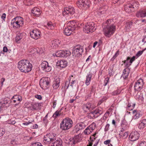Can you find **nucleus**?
<instances>
[{
	"mask_svg": "<svg viewBox=\"0 0 146 146\" xmlns=\"http://www.w3.org/2000/svg\"><path fill=\"white\" fill-rule=\"evenodd\" d=\"M121 130L120 132V134H121V132L128 129L129 127V125L125 120H123L121 123Z\"/></svg>",
	"mask_w": 146,
	"mask_h": 146,
	"instance_id": "16",
	"label": "nucleus"
},
{
	"mask_svg": "<svg viewBox=\"0 0 146 146\" xmlns=\"http://www.w3.org/2000/svg\"><path fill=\"white\" fill-rule=\"evenodd\" d=\"M60 115L59 113L56 111L53 114L52 117L54 118H56L60 116Z\"/></svg>",
	"mask_w": 146,
	"mask_h": 146,
	"instance_id": "49",
	"label": "nucleus"
},
{
	"mask_svg": "<svg viewBox=\"0 0 146 146\" xmlns=\"http://www.w3.org/2000/svg\"><path fill=\"white\" fill-rule=\"evenodd\" d=\"M11 24L13 28H18L20 27L16 17L12 20Z\"/></svg>",
	"mask_w": 146,
	"mask_h": 146,
	"instance_id": "28",
	"label": "nucleus"
},
{
	"mask_svg": "<svg viewBox=\"0 0 146 146\" xmlns=\"http://www.w3.org/2000/svg\"><path fill=\"white\" fill-rule=\"evenodd\" d=\"M131 7L129 5H126L125 6V10L126 12L129 13L132 12L134 11L133 10H132Z\"/></svg>",
	"mask_w": 146,
	"mask_h": 146,
	"instance_id": "37",
	"label": "nucleus"
},
{
	"mask_svg": "<svg viewBox=\"0 0 146 146\" xmlns=\"http://www.w3.org/2000/svg\"><path fill=\"white\" fill-rule=\"evenodd\" d=\"M91 24L90 22L87 23L85 26L83 28V31L86 33H89L91 32Z\"/></svg>",
	"mask_w": 146,
	"mask_h": 146,
	"instance_id": "18",
	"label": "nucleus"
},
{
	"mask_svg": "<svg viewBox=\"0 0 146 146\" xmlns=\"http://www.w3.org/2000/svg\"><path fill=\"white\" fill-rule=\"evenodd\" d=\"M20 27H22L24 23V21L22 18L20 17H16Z\"/></svg>",
	"mask_w": 146,
	"mask_h": 146,
	"instance_id": "33",
	"label": "nucleus"
},
{
	"mask_svg": "<svg viewBox=\"0 0 146 146\" xmlns=\"http://www.w3.org/2000/svg\"><path fill=\"white\" fill-rule=\"evenodd\" d=\"M102 111L98 109L92 111V118H95L98 117L102 113Z\"/></svg>",
	"mask_w": 146,
	"mask_h": 146,
	"instance_id": "19",
	"label": "nucleus"
},
{
	"mask_svg": "<svg viewBox=\"0 0 146 146\" xmlns=\"http://www.w3.org/2000/svg\"><path fill=\"white\" fill-rule=\"evenodd\" d=\"M12 100L14 99L13 100V102L14 103L16 102L17 101H19L20 102H21L22 100V97L20 95H15L13 96L12 98Z\"/></svg>",
	"mask_w": 146,
	"mask_h": 146,
	"instance_id": "30",
	"label": "nucleus"
},
{
	"mask_svg": "<svg viewBox=\"0 0 146 146\" xmlns=\"http://www.w3.org/2000/svg\"><path fill=\"white\" fill-rule=\"evenodd\" d=\"M71 52L69 50H60L56 52L55 55L57 57H65L69 56Z\"/></svg>",
	"mask_w": 146,
	"mask_h": 146,
	"instance_id": "11",
	"label": "nucleus"
},
{
	"mask_svg": "<svg viewBox=\"0 0 146 146\" xmlns=\"http://www.w3.org/2000/svg\"><path fill=\"white\" fill-rule=\"evenodd\" d=\"M9 52V50H8L7 47L6 46H4L3 47V51L4 52H6L7 51Z\"/></svg>",
	"mask_w": 146,
	"mask_h": 146,
	"instance_id": "62",
	"label": "nucleus"
},
{
	"mask_svg": "<svg viewBox=\"0 0 146 146\" xmlns=\"http://www.w3.org/2000/svg\"><path fill=\"white\" fill-rule=\"evenodd\" d=\"M60 43L61 41L58 40H54L52 42V46L53 48H56L59 46Z\"/></svg>",
	"mask_w": 146,
	"mask_h": 146,
	"instance_id": "29",
	"label": "nucleus"
},
{
	"mask_svg": "<svg viewBox=\"0 0 146 146\" xmlns=\"http://www.w3.org/2000/svg\"><path fill=\"white\" fill-rule=\"evenodd\" d=\"M91 104L90 103H87L84 106V109L85 111L87 112V117L89 118H91Z\"/></svg>",
	"mask_w": 146,
	"mask_h": 146,
	"instance_id": "15",
	"label": "nucleus"
},
{
	"mask_svg": "<svg viewBox=\"0 0 146 146\" xmlns=\"http://www.w3.org/2000/svg\"><path fill=\"white\" fill-rule=\"evenodd\" d=\"M60 79L59 78H57L54 81L52 86L54 89H56L60 86Z\"/></svg>",
	"mask_w": 146,
	"mask_h": 146,
	"instance_id": "22",
	"label": "nucleus"
},
{
	"mask_svg": "<svg viewBox=\"0 0 146 146\" xmlns=\"http://www.w3.org/2000/svg\"><path fill=\"white\" fill-rule=\"evenodd\" d=\"M96 127V124L95 123L93 122L92 123V130H94Z\"/></svg>",
	"mask_w": 146,
	"mask_h": 146,
	"instance_id": "61",
	"label": "nucleus"
},
{
	"mask_svg": "<svg viewBox=\"0 0 146 146\" xmlns=\"http://www.w3.org/2000/svg\"><path fill=\"white\" fill-rule=\"evenodd\" d=\"M119 50L117 51L115 53L113 57L111 58V60H113L115 58L119 55Z\"/></svg>",
	"mask_w": 146,
	"mask_h": 146,
	"instance_id": "52",
	"label": "nucleus"
},
{
	"mask_svg": "<svg viewBox=\"0 0 146 146\" xmlns=\"http://www.w3.org/2000/svg\"><path fill=\"white\" fill-rule=\"evenodd\" d=\"M90 141H89L88 144L86 146H91V136L90 138Z\"/></svg>",
	"mask_w": 146,
	"mask_h": 146,
	"instance_id": "64",
	"label": "nucleus"
},
{
	"mask_svg": "<svg viewBox=\"0 0 146 146\" xmlns=\"http://www.w3.org/2000/svg\"><path fill=\"white\" fill-rule=\"evenodd\" d=\"M90 3L89 0H78L76 2V5L80 9H86L90 7Z\"/></svg>",
	"mask_w": 146,
	"mask_h": 146,
	"instance_id": "7",
	"label": "nucleus"
},
{
	"mask_svg": "<svg viewBox=\"0 0 146 146\" xmlns=\"http://www.w3.org/2000/svg\"><path fill=\"white\" fill-rule=\"evenodd\" d=\"M136 15L138 17H146V9L138 11L136 13Z\"/></svg>",
	"mask_w": 146,
	"mask_h": 146,
	"instance_id": "26",
	"label": "nucleus"
},
{
	"mask_svg": "<svg viewBox=\"0 0 146 146\" xmlns=\"http://www.w3.org/2000/svg\"><path fill=\"white\" fill-rule=\"evenodd\" d=\"M139 146H146V141H143L140 142Z\"/></svg>",
	"mask_w": 146,
	"mask_h": 146,
	"instance_id": "51",
	"label": "nucleus"
},
{
	"mask_svg": "<svg viewBox=\"0 0 146 146\" xmlns=\"http://www.w3.org/2000/svg\"><path fill=\"white\" fill-rule=\"evenodd\" d=\"M109 127H110V124H107L105 126V127L104 128V131L105 132H106L108 131L109 128Z\"/></svg>",
	"mask_w": 146,
	"mask_h": 146,
	"instance_id": "56",
	"label": "nucleus"
},
{
	"mask_svg": "<svg viewBox=\"0 0 146 146\" xmlns=\"http://www.w3.org/2000/svg\"><path fill=\"white\" fill-rule=\"evenodd\" d=\"M83 51V48L82 46L77 45L73 48L72 54L74 56L78 57L82 55Z\"/></svg>",
	"mask_w": 146,
	"mask_h": 146,
	"instance_id": "8",
	"label": "nucleus"
},
{
	"mask_svg": "<svg viewBox=\"0 0 146 146\" xmlns=\"http://www.w3.org/2000/svg\"><path fill=\"white\" fill-rule=\"evenodd\" d=\"M129 60L130 57H128L127 58L126 60L123 61V62L124 63L125 65V68H128L131 65V63L130 62Z\"/></svg>",
	"mask_w": 146,
	"mask_h": 146,
	"instance_id": "34",
	"label": "nucleus"
},
{
	"mask_svg": "<svg viewBox=\"0 0 146 146\" xmlns=\"http://www.w3.org/2000/svg\"><path fill=\"white\" fill-rule=\"evenodd\" d=\"M68 26L65 28L64 33L65 35L67 36L70 35L75 30L77 27L76 22L73 21H70L68 23Z\"/></svg>",
	"mask_w": 146,
	"mask_h": 146,
	"instance_id": "4",
	"label": "nucleus"
},
{
	"mask_svg": "<svg viewBox=\"0 0 146 146\" xmlns=\"http://www.w3.org/2000/svg\"><path fill=\"white\" fill-rule=\"evenodd\" d=\"M131 7L132 10L134 11L135 10L137 9L139 6V3L137 2H132L131 4H129Z\"/></svg>",
	"mask_w": 146,
	"mask_h": 146,
	"instance_id": "31",
	"label": "nucleus"
},
{
	"mask_svg": "<svg viewBox=\"0 0 146 146\" xmlns=\"http://www.w3.org/2000/svg\"><path fill=\"white\" fill-rule=\"evenodd\" d=\"M18 67L21 72L25 73L30 71L32 68V64L29 60L26 59L20 61L18 64Z\"/></svg>",
	"mask_w": 146,
	"mask_h": 146,
	"instance_id": "2",
	"label": "nucleus"
},
{
	"mask_svg": "<svg viewBox=\"0 0 146 146\" xmlns=\"http://www.w3.org/2000/svg\"><path fill=\"white\" fill-rule=\"evenodd\" d=\"M64 141L66 143L69 145H70V146H72V145H73L72 138L66 139V138H65L64 139Z\"/></svg>",
	"mask_w": 146,
	"mask_h": 146,
	"instance_id": "38",
	"label": "nucleus"
},
{
	"mask_svg": "<svg viewBox=\"0 0 146 146\" xmlns=\"http://www.w3.org/2000/svg\"><path fill=\"white\" fill-rule=\"evenodd\" d=\"M73 122L71 119L69 118L64 119L60 124V128L62 130L69 129L72 126Z\"/></svg>",
	"mask_w": 146,
	"mask_h": 146,
	"instance_id": "3",
	"label": "nucleus"
},
{
	"mask_svg": "<svg viewBox=\"0 0 146 146\" xmlns=\"http://www.w3.org/2000/svg\"><path fill=\"white\" fill-rule=\"evenodd\" d=\"M108 8V7L107 6L100 8L97 11L98 14L100 15L102 14L106 13L107 12Z\"/></svg>",
	"mask_w": 146,
	"mask_h": 146,
	"instance_id": "20",
	"label": "nucleus"
},
{
	"mask_svg": "<svg viewBox=\"0 0 146 146\" xmlns=\"http://www.w3.org/2000/svg\"><path fill=\"white\" fill-rule=\"evenodd\" d=\"M53 143L55 146H62V141L60 139L55 140Z\"/></svg>",
	"mask_w": 146,
	"mask_h": 146,
	"instance_id": "32",
	"label": "nucleus"
},
{
	"mask_svg": "<svg viewBox=\"0 0 146 146\" xmlns=\"http://www.w3.org/2000/svg\"><path fill=\"white\" fill-rule=\"evenodd\" d=\"M91 78V75L88 74L86 76V84L88 86L89 85L90 83V81Z\"/></svg>",
	"mask_w": 146,
	"mask_h": 146,
	"instance_id": "39",
	"label": "nucleus"
},
{
	"mask_svg": "<svg viewBox=\"0 0 146 146\" xmlns=\"http://www.w3.org/2000/svg\"><path fill=\"white\" fill-rule=\"evenodd\" d=\"M23 38V34L22 33H19L18 34L16 37V41L18 42Z\"/></svg>",
	"mask_w": 146,
	"mask_h": 146,
	"instance_id": "44",
	"label": "nucleus"
},
{
	"mask_svg": "<svg viewBox=\"0 0 146 146\" xmlns=\"http://www.w3.org/2000/svg\"><path fill=\"white\" fill-rule=\"evenodd\" d=\"M139 136V134L137 131H133L130 133L129 139L130 141H135L137 140Z\"/></svg>",
	"mask_w": 146,
	"mask_h": 146,
	"instance_id": "14",
	"label": "nucleus"
},
{
	"mask_svg": "<svg viewBox=\"0 0 146 146\" xmlns=\"http://www.w3.org/2000/svg\"><path fill=\"white\" fill-rule=\"evenodd\" d=\"M135 106V104L134 105V106H133L132 107H131V105L130 104H128L127 106L128 107V109H129V110H132V109L134 108V107Z\"/></svg>",
	"mask_w": 146,
	"mask_h": 146,
	"instance_id": "59",
	"label": "nucleus"
},
{
	"mask_svg": "<svg viewBox=\"0 0 146 146\" xmlns=\"http://www.w3.org/2000/svg\"><path fill=\"white\" fill-rule=\"evenodd\" d=\"M111 140L109 139L104 141V144L107 145L110 143Z\"/></svg>",
	"mask_w": 146,
	"mask_h": 146,
	"instance_id": "58",
	"label": "nucleus"
},
{
	"mask_svg": "<svg viewBox=\"0 0 146 146\" xmlns=\"http://www.w3.org/2000/svg\"><path fill=\"white\" fill-rule=\"evenodd\" d=\"M35 98L39 100H41L42 99V97L40 95H39L38 94L36 95H35Z\"/></svg>",
	"mask_w": 146,
	"mask_h": 146,
	"instance_id": "57",
	"label": "nucleus"
},
{
	"mask_svg": "<svg viewBox=\"0 0 146 146\" xmlns=\"http://www.w3.org/2000/svg\"><path fill=\"white\" fill-rule=\"evenodd\" d=\"M31 37L35 40L39 38L41 36V33L38 29H35L33 30L30 33Z\"/></svg>",
	"mask_w": 146,
	"mask_h": 146,
	"instance_id": "10",
	"label": "nucleus"
},
{
	"mask_svg": "<svg viewBox=\"0 0 146 146\" xmlns=\"http://www.w3.org/2000/svg\"><path fill=\"white\" fill-rule=\"evenodd\" d=\"M91 127L89 126L86 128L84 131V134L86 135L90 134L91 132Z\"/></svg>",
	"mask_w": 146,
	"mask_h": 146,
	"instance_id": "45",
	"label": "nucleus"
},
{
	"mask_svg": "<svg viewBox=\"0 0 146 146\" xmlns=\"http://www.w3.org/2000/svg\"><path fill=\"white\" fill-rule=\"evenodd\" d=\"M67 61L64 60H59L57 62V65L61 68H64L67 66Z\"/></svg>",
	"mask_w": 146,
	"mask_h": 146,
	"instance_id": "17",
	"label": "nucleus"
},
{
	"mask_svg": "<svg viewBox=\"0 0 146 146\" xmlns=\"http://www.w3.org/2000/svg\"><path fill=\"white\" fill-rule=\"evenodd\" d=\"M40 66L41 69L46 72H49L51 70V67L48 65V62L44 61L41 64Z\"/></svg>",
	"mask_w": 146,
	"mask_h": 146,
	"instance_id": "13",
	"label": "nucleus"
},
{
	"mask_svg": "<svg viewBox=\"0 0 146 146\" xmlns=\"http://www.w3.org/2000/svg\"><path fill=\"white\" fill-rule=\"evenodd\" d=\"M136 56H133L131 59H130L129 61L132 64L133 62L135 60Z\"/></svg>",
	"mask_w": 146,
	"mask_h": 146,
	"instance_id": "60",
	"label": "nucleus"
},
{
	"mask_svg": "<svg viewBox=\"0 0 146 146\" xmlns=\"http://www.w3.org/2000/svg\"><path fill=\"white\" fill-rule=\"evenodd\" d=\"M30 146H43L42 144L39 142H36L33 143Z\"/></svg>",
	"mask_w": 146,
	"mask_h": 146,
	"instance_id": "48",
	"label": "nucleus"
},
{
	"mask_svg": "<svg viewBox=\"0 0 146 146\" xmlns=\"http://www.w3.org/2000/svg\"><path fill=\"white\" fill-rule=\"evenodd\" d=\"M9 101L8 99L7 98H5L4 99V100L3 101V102H1L0 103H1V106L3 108L4 107H7V106H5V105L7 104H9Z\"/></svg>",
	"mask_w": 146,
	"mask_h": 146,
	"instance_id": "41",
	"label": "nucleus"
},
{
	"mask_svg": "<svg viewBox=\"0 0 146 146\" xmlns=\"http://www.w3.org/2000/svg\"><path fill=\"white\" fill-rule=\"evenodd\" d=\"M136 98L138 100L139 102L140 103H142L143 102L144 98L142 94H141L140 95L137 94L136 96Z\"/></svg>",
	"mask_w": 146,
	"mask_h": 146,
	"instance_id": "40",
	"label": "nucleus"
},
{
	"mask_svg": "<svg viewBox=\"0 0 146 146\" xmlns=\"http://www.w3.org/2000/svg\"><path fill=\"white\" fill-rule=\"evenodd\" d=\"M30 52L32 53V54L35 53L36 51H37V52L39 53V54H42L43 52V51L40 50V51H38V50H36V48H31L30 49Z\"/></svg>",
	"mask_w": 146,
	"mask_h": 146,
	"instance_id": "43",
	"label": "nucleus"
},
{
	"mask_svg": "<svg viewBox=\"0 0 146 146\" xmlns=\"http://www.w3.org/2000/svg\"><path fill=\"white\" fill-rule=\"evenodd\" d=\"M120 136L122 137L123 138H126L128 136V133L127 132H125L123 133V132H121V134H119Z\"/></svg>",
	"mask_w": 146,
	"mask_h": 146,
	"instance_id": "46",
	"label": "nucleus"
},
{
	"mask_svg": "<svg viewBox=\"0 0 146 146\" xmlns=\"http://www.w3.org/2000/svg\"><path fill=\"white\" fill-rule=\"evenodd\" d=\"M132 24L131 23L128 22L127 23L125 27V29L126 30V31H128L130 30L131 27H132Z\"/></svg>",
	"mask_w": 146,
	"mask_h": 146,
	"instance_id": "35",
	"label": "nucleus"
},
{
	"mask_svg": "<svg viewBox=\"0 0 146 146\" xmlns=\"http://www.w3.org/2000/svg\"><path fill=\"white\" fill-rule=\"evenodd\" d=\"M144 84L143 80L141 78H139L135 82L134 85V88L135 92L140 91L143 88Z\"/></svg>",
	"mask_w": 146,
	"mask_h": 146,
	"instance_id": "6",
	"label": "nucleus"
},
{
	"mask_svg": "<svg viewBox=\"0 0 146 146\" xmlns=\"http://www.w3.org/2000/svg\"><path fill=\"white\" fill-rule=\"evenodd\" d=\"M86 127V125L83 122H81L78 123L75 126V129H76V132H77V131L80 130H82L84 128Z\"/></svg>",
	"mask_w": 146,
	"mask_h": 146,
	"instance_id": "25",
	"label": "nucleus"
},
{
	"mask_svg": "<svg viewBox=\"0 0 146 146\" xmlns=\"http://www.w3.org/2000/svg\"><path fill=\"white\" fill-rule=\"evenodd\" d=\"M46 27L48 29H54V26L51 22H49L47 23Z\"/></svg>",
	"mask_w": 146,
	"mask_h": 146,
	"instance_id": "42",
	"label": "nucleus"
},
{
	"mask_svg": "<svg viewBox=\"0 0 146 146\" xmlns=\"http://www.w3.org/2000/svg\"><path fill=\"white\" fill-rule=\"evenodd\" d=\"M56 134L52 132L48 133L44 136V141L46 143H52L56 140Z\"/></svg>",
	"mask_w": 146,
	"mask_h": 146,
	"instance_id": "9",
	"label": "nucleus"
},
{
	"mask_svg": "<svg viewBox=\"0 0 146 146\" xmlns=\"http://www.w3.org/2000/svg\"><path fill=\"white\" fill-rule=\"evenodd\" d=\"M103 31L104 35L107 37H110L112 35L116 30V26L113 23V21L111 19L107 21Z\"/></svg>",
	"mask_w": 146,
	"mask_h": 146,
	"instance_id": "1",
	"label": "nucleus"
},
{
	"mask_svg": "<svg viewBox=\"0 0 146 146\" xmlns=\"http://www.w3.org/2000/svg\"><path fill=\"white\" fill-rule=\"evenodd\" d=\"M133 117L135 119H137L141 117L143 114L142 112L140 111L135 110L133 112Z\"/></svg>",
	"mask_w": 146,
	"mask_h": 146,
	"instance_id": "23",
	"label": "nucleus"
},
{
	"mask_svg": "<svg viewBox=\"0 0 146 146\" xmlns=\"http://www.w3.org/2000/svg\"><path fill=\"white\" fill-rule=\"evenodd\" d=\"M143 50L139 51L136 54L137 58H138L140 56L143 54Z\"/></svg>",
	"mask_w": 146,
	"mask_h": 146,
	"instance_id": "54",
	"label": "nucleus"
},
{
	"mask_svg": "<svg viewBox=\"0 0 146 146\" xmlns=\"http://www.w3.org/2000/svg\"><path fill=\"white\" fill-rule=\"evenodd\" d=\"M109 78L108 77H107L105 79L104 81V86H105L106 85L109 81Z\"/></svg>",
	"mask_w": 146,
	"mask_h": 146,
	"instance_id": "55",
	"label": "nucleus"
},
{
	"mask_svg": "<svg viewBox=\"0 0 146 146\" xmlns=\"http://www.w3.org/2000/svg\"><path fill=\"white\" fill-rule=\"evenodd\" d=\"M31 12L33 15L35 16L39 15L41 13L40 9L36 7L33 8L31 10Z\"/></svg>",
	"mask_w": 146,
	"mask_h": 146,
	"instance_id": "27",
	"label": "nucleus"
},
{
	"mask_svg": "<svg viewBox=\"0 0 146 146\" xmlns=\"http://www.w3.org/2000/svg\"><path fill=\"white\" fill-rule=\"evenodd\" d=\"M39 104L36 103H33L31 104V107L32 110H37L38 108Z\"/></svg>",
	"mask_w": 146,
	"mask_h": 146,
	"instance_id": "36",
	"label": "nucleus"
},
{
	"mask_svg": "<svg viewBox=\"0 0 146 146\" xmlns=\"http://www.w3.org/2000/svg\"><path fill=\"white\" fill-rule=\"evenodd\" d=\"M75 12V9L73 7L70 6L66 7L64 8V10L63 11L62 14L64 15H72Z\"/></svg>",
	"mask_w": 146,
	"mask_h": 146,
	"instance_id": "12",
	"label": "nucleus"
},
{
	"mask_svg": "<svg viewBox=\"0 0 146 146\" xmlns=\"http://www.w3.org/2000/svg\"><path fill=\"white\" fill-rule=\"evenodd\" d=\"M130 72V69L128 68H125L123 70L121 77H123L124 79H126L128 77Z\"/></svg>",
	"mask_w": 146,
	"mask_h": 146,
	"instance_id": "24",
	"label": "nucleus"
},
{
	"mask_svg": "<svg viewBox=\"0 0 146 146\" xmlns=\"http://www.w3.org/2000/svg\"><path fill=\"white\" fill-rule=\"evenodd\" d=\"M138 127L139 129L142 130L146 126V119H143L141 120L138 124Z\"/></svg>",
	"mask_w": 146,
	"mask_h": 146,
	"instance_id": "21",
	"label": "nucleus"
},
{
	"mask_svg": "<svg viewBox=\"0 0 146 146\" xmlns=\"http://www.w3.org/2000/svg\"><path fill=\"white\" fill-rule=\"evenodd\" d=\"M56 102H57V100H56L53 101V108H54L56 107Z\"/></svg>",
	"mask_w": 146,
	"mask_h": 146,
	"instance_id": "63",
	"label": "nucleus"
},
{
	"mask_svg": "<svg viewBox=\"0 0 146 146\" xmlns=\"http://www.w3.org/2000/svg\"><path fill=\"white\" fill-rule=\"evenodd\" d=\"M69 81H66L65 82V85L64 86V88L67 89L69 86L70 82V79H68Z\"/></svg>",
	"mask_w": 146,
	"mask_h": 146,
	"instance_id": "47",
	"label": "nucleus"
},
{
	"mask_svg": "<svg viewBox=\"0 0 146 146\" xmlns=\"http://www.w3.org/2000/svg\"><path fill=\"white\" fill-rule=\"evenodd\" d=\"M50 82V79L48 77L43 78L40 80V86L42 89L46 90L49 87Z\"/></svg>",
	"mask_w": 146,
	"mask_h": 146,
	"instance_id": "5",
	"label": "nucleus"
},
{
	"mask_svg": "<svg viewBox=\"0 0 146 146\" xmlns=\"http://www.w3.org/2000/svg\"><path fill=\"white\" fill-rule=\"evenodd\" d=\"M5 129H4L1 128H0V137L3 135L5 133Z\"/></svg>",
	"mask_w": 146,
	"mask_h": 146,
	"instance_id": "50",
	"label": "nucleus"
},
{
	"mask_svg": "<svg viewBox=\"0 0 146 146\" xmlns=\"http://www.w3.org/2000/svg\"><path fill=\"white\" fill-rule=\"evenodd\" d=\"M48 114H47L45 117H44L43 119V121H44V123H45L46 124L48 122V121L47 120V118H48Z\"/></svg>",
	"mask_w": 146,
	"mask_h": 146,
	"instance_id": "53",
	"label": "nucleus"
}]
</instances>
